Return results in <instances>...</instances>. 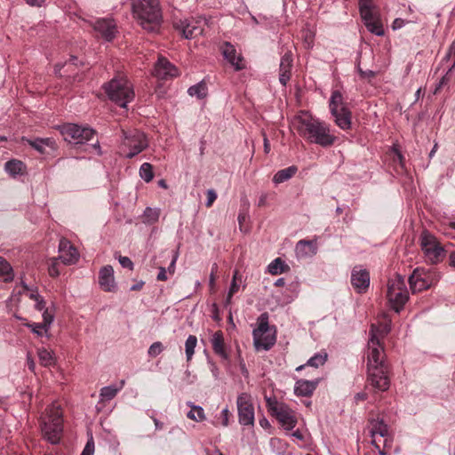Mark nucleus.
<instances>
[{"mask_svg": "<svg viewBox=\"0 0 455 455\" xmlns=\"http://www.w3.org/2000/svg\"><path fill=\"white\" fill-rule=\"evenodd\" d=\"M212 349L216 355L224 360L228 359V355L225 349L224 337L221 331L213 333L211 339Z\"/></svg>", "mask_w": 455, "mask_h": 455, "instance_id": "28", "label": "nucleus"}, {"mask_svg": "<svg viewBox=\"0 0 455 455\" xmlns=\"http://www.w3.org/2000/svg\"><path fill=\"white\" fill-rule=\"evenodd\" d=\"M44 436L52 444H56L60 440L62 433V418L59 409H52L48 421H44L42 426Z\"/></svg>", "mask_w": 455, "mask_h": 455, "instance_id": "12", "label": "nucleus"}, {"mask_svg": "<svg viewBox=\"0 0 455 455\" xmlns=\"http://www.w3.org/2000/svg\"><path fill=\"white\" fill-rule=\"evenodd\" d=\"M174 28L184 38L192 39L201 35L203 28V21L194 18L180 20L174 22Z\"/></svg>", "mask_w": 455, "mask_h": 455, "instance_id": "15", "label": "nucleus"}, {"mask_svg": "<svg viewBox=\"0 0 455 455\" xmlns=\"http://www.w3.org/2000/svg\"><path fill=\"white\" fill-rule=\"evenodd\" d=\"M139 172L140 178L146 182H150L154 178L153 166L149 163L142 164Z\"/></svg>", "mask_w": 455, "mask_h": 455, "instance_id": "42", "label": "nucleus"}, {"mask_svg": "<svg viewBox=\"0 0 455 455\" xmlns=\"http://www.w3.org/2000/svg\"><path fill=\"white\" fill-rule=\"evenodd\" d=\"M292 125L298 134L309 143L329 148L336 141V136L331 132V125L302 111L294 116Z\"/></svg>", "mask_w": 455, "mask_h": 455, "instance_id": "2", "label": "nucleus"}, {"mask_svg": "<svg viewBox=\"0 0 455 455\" xmlns=\"http://www.w3.org/2000/svg\"><path fill=\"white\" fill-rule=\"evenodd\" d=\"M25 325L27 327H28L33 333H35L36 335L39 336V337H42L44 335V332H47V329L44 328V324H42L41 323H25Z\"/></svg>", "mask_w": 455, "mask_h": 455, "instance_id": "44", "label": "nucleus"}, {"mask_svg": "<svg viewBox=\"0 0 455 455\" xmlns=\"http://www.w3.org/2000/svg\"><path fill=\"white\" fill-rule=\"evenodd\" d=\"M327 356H328L327 353H325V352L316 353L311 358H309L307 360L306 364L298 366L296 368V371H299L302 369H304L306 366H311V367L318 368L319 366H322V365L324 364V363L327 360Z\"/></svg>", "mask_w": 455, "mask_h": 455, "instance_id": "31", "label": "nucleus"}, {"mask_svg": "<svg viewBox=\"0 0 455 455\" xmlns=\"http://www.w3.org/2000/svg\"><path fill=\"white\" fill-rule=\"evenodd\" d=\"M449 55L454 59L453 66H455V40L452 42V44L450 46L449 49Z\"/></svg>", "mask_w": 455, "mask_h": 455, "instance_id": "63", "label": "nucleus"}, {"mask_svg": "<svg viewBox=\"0 0 455 455\" xmlns=\"http://www.w3.org/2000/svg\"><path fill=\"white\" fill-rule=\"evenodd\" d=\"M176 66L171 63L165 57L160 56L155 64L153 76L159 80H169L179 76Z\"/></svg>", "mask_w": 455, "mask_h": 455, "instance_id": "17", "label": "nucleus"}, {"mask_svg": "<svg viewBox=\"0 0 455 455\" xmlns=\"http://www.w3.org/2000/svg\"><path fill=\"white\" fill-rule=\"evenodd\" d=\"M125 381L123 379L120 381L119 386L109 385L103 387L100 390V402H107L114 399L118 392L124 387Z\"/></svg>", "mask_w": 455, "mask_h": 455, "instance_id": "29", "label": "nucleus"}, {"mask_svg": "<svg viewBox=\"0 0 455 455\" xmlns=\"http://www.w3.org/2000/svg\"><path fill=\"white\" fill-rule=\"evenodd\" d=\"M450 266L455 268V251H451L449 255Z\"/></svg>", "mask_w": 455, "mask_h": 455, "instance_id": "64", "label": "nucleus"}, {"mask_svg": "<svg viewBox=\"0 0 455 455\" xmlns=\"http://www.w3.org/2000/svg\"><path fill=\"white\" fill-rule=\"evenodd\" d=\"M59 257L65 265L75 264L79 259V253L76 247L66 239L61 238L59 243Z\"/></svg>", "mask_w": 455, "mask_h": 455, "instance_id": "18", "label": "nucleus"}, {"mask_svg": "<svg viewBox=\"0 0 455 455\" xmlns=\"http://www.w3.org/2000/svg\"><path fill=\"white\" fill-rule=\"evenodd\" d=\"M387 297L391 307L399 313L409 299V292L403 276L397 275L387 283Z\"/></svg>", "mask_w": 455, "mask_h": 455, "instance_id": "7", "label": "nucleus"}, {"mask_svg": "<svg viewBox=\"0 0 455 455\" xmlns=\"http://www.w3.org/2000/svg\"><path fill=\"white\" fill-rule=\"evenodd\" d=\"M197 344V338L195 335H189L185 342V353L187 361L189 362L195 354V348Z\"/></svg>", "mask_w": 455, "mask_h": 455, "instance_id": "39", "label": "nucleus"}, {"mask_svg": "<svg viewBox=\"0 0 455 455\" xmlns=\"http://www.w3.org/2000/svg\"><path fill=\"white\" fill-rule=\"evenodd\" d=\"M24 169V164L19 160H10L5 163L4 170L12 176L21 174Z\"/></svg>", "mask_w": 455, "mask_h": 455, "instance_id": "38", "label": "nucleus"}, {"mask_svg": "<svg viewBox=\"0 0 455 455\" xmlns=\"http://www.w3.org/2000/svg\"><path fill=\"white\" fill-rule=\"evenodd\" d=\"M374 76H375V72L372 71V70L368 69V70H363V72H362V76L361 77L362 78H368V79H370V78H372Z\"/></svg>", "mask_w": 455, "mask_h": 455, "instance_id": "60", "label": "nucleus"}, {"mask_svg": "<svg viewBox=\"0 0 455 455\" xmlns=\"http://www.w3.org/2000/svg\"><path fill=\"white\" fill-rule=\"evenodd\" d=\"M164 350V346L160 341L154 342L148 348V354L150 357H156Z\"/></svg>", "mask_w": 455, "mask_h": 455, "instance_id": "45", "label": "nucleus"}, {"mask_svg": "<svg viewBox=\"0 0 455 455\" xmlns=\"http://www.w3.org/2000/svg\"><path fill=\"white\" fill-rule=\"evenodd\" d=\"M292 62V53L291 52H285L281 58L279 71L291 73Z\"/></svg>", "mask_w": 455, "mask_h": 455, "instance_id": "41", "label": "nucleus"}, {"mask_svg": "<svg viewBox=\"0 0 455 455\" xmlns=\"http://www.w3.org/2000/svg\"><path fill=\"white\" fill-rule=\"evenodd\" d=\"M404 25V20L402 19H395L392 24L393 29H399L403 28Z\"/></svg>", "mask_w": 455, "mask_h": 455, "instance_id": "58", "label": "nucleus"}, {"mask_svg": "<svg viewBox=\"0 0 455 455\" xmlns=\"http://www.w3.org/2000/svg\"><path fill=\"white\" fill-rule=\"evenodd\" d=\"M296 256L299 259L313 257L317 252V243L314 240H299L295 247Z\"/></svg>", "mask_w": 455, "mask_h": 455, "instance_id": "24", "label": "nucleus"}, {"mask_svg": "<svg viewBox=\"0 0 455 455\" xmlns=\"http://www.w3.org/2000/svg\"><path fill=\"white\" fill-rule=\"evenodd\" d=\"M271 275H279L289 269V266L281 259H275L267 267Z\"/></svg>", "mask_w": 455, "mask_h": 455, "instance_id": "36", "label": "nucleus"}, {"mask_svg": "<svg viewBox=\"0 0 455 455\" xmlns=\"http://www.w3.org/2000/svg\"><path fill=\"white\" fill-rule=\"evenodd\" d=\"M13 278L12 268L9 262L0 257V279L4 282L12 281Z\"/></svg>", "mask_w": 455, "mask_h": 455, "instance_id": "37", "label": "nucleus"}, {"mask_svg": "<svg viewBox=\"0 0 455 455\" xmlns=\"http://www.w3.org/2000/svg\"><path fill=\"white\" fill-rule=\"evenodd\" d=\"M331 115L339 128L343 131L351 129L352 113L347 106H341L340 108L336 109V113Z\"/></svg>", "mask_w": 455, "mask_h": 455, "instance_id": "23", "label": "nucleus"}, {"mask_svg": "<svg viewBox=\"0 0 455 455\" xmlns=\"http://www.w3.org/2000/svg\"><path fill=\"white\" fill-rule=\"evenodd\" d=\"M236 276H237V271H235L234 273L232 282H231L229 291H228L229 295H234L235 292H237V291L239 289V285L236 283Z\"/></svg>", "mask_w": 455, "mask_h": 455, "instance_id": "51", "label": "nucleus"}, {"mask_svg": "<svg viewBox=\"0 0 455 455\" xmlns=\"http://www.w3.org/2000/svg\"><path fill=\"white\" fill-rule=\"evenodd\" d=\"M366 354L368 385L375 391H387L390 387V380L383 342L369 337Z\"/></svg>", "mask_w": 455, "mask_h": 455, "instance_id": "1", "label": "nucleus"}, {"mask_svg": "<svg viewBox=\"0 0 455 455\" xmlns=\"http://www.w3.org/2000/svg\"><path fill=\"white\" fill-rule=\"evenodd\" d=\"M29 298L36 302V309H37L38 311H43L45 308V301L44 298L36 291H32L29 294Z\"/></svg>", "mask_w": 455, "mask_h": 455, "instance_id": "43", "label": "nucleus"}, {"mask_svg": "<svg viewBox=\"0 0 455 455\" xmlns=\"http://www.w3.org/2000/svg\"><path fill=\"white\" fill-rule=\"evenodd\" d=\"M268 195L267 193H262L259 198L257 203L258 207H264L267 205Z\"/></svg>", "mask_w": 455, "mask_h": 455, "instance_id": "55", "label": "nucleus"}, {"mask_svg": "<svg viewBox=\"0 0 455 455\" xmlns=\"http://www.w3.org/2000/svg\"><path fill=\"white\" fill-rule=\"evenodd\" d=\"M143 223L152 225L158 221L160 217V209L147 207L143 212Z\"/></svg>", "mask_w": 455, "mask_h": 455, "instance_id": "35", "label": "nucleus"}, {"mask_svg": "<svg viewBox=\"0 0 455 455\" xmlns=\"http://www.w3.org/2000/svg\"><path fill=\"white\" fill-rule=\"evenodd\" d=\"M177 259H178V254L175 253L173 255V258H172L169 267H168V271L170 274H173L175 271V264H176Z\"/></svg>", "mask_w": 455, "mask_h": 455, "instance_id": "57", "label": "nucleus"}, {"mask_svg": "<svg viewBox=\"0 0 455 455\" xmlns=\"http://www.w3.org/2000/svg\"><path fill=\"white\" fill-rule=\"evenodd\" d=\"M144 284H145L144 281H140L137 283L132 285L130 287V291H140L143 288Z\"/></svg>", "mask_w": 455, "mask_h": 455, "instance_id": "61", "label": "nucleus"}, {"mask_svg": "<svg viewBox=\"0 0 455 455\" xmlns=\"http://www.w3.org/2000/svg\"><path fill=\"white\" fill-rule=\"evenodd\" d=\"M25 1L30 6H36V7L42 6L45 2V0H25Z\"/></svg>", "mask_w": 455, "mask_h": 455, "instance_id": "59", "label": "nucleus"}, {"mask_svg": "<svg viewBox=\"0 0 455 455\" xmlns=\"http://www.w3.org/2000/svg\"><path fill=\"white\" fill-rule=\"evenodd\" d=\"M298 172V168L295 165L289 166L285 169H282L278 171L273 177V182L275 184L283 183L291 178H292L296 172Z\"/></svg>", "mask_w": 455, "mask_h": 455, "instance_id": "30", "label": "nucleus"}, {"mask_svg": "<svg viewBox=\"0 0 455 455\" xmlns=\"http://www.w3.org/2000/svg\"><path fill=\"white\" fill-rule=\"evenodd\" d=\"M207 85L204 81L197 83L195 85H192L188 88V93L191 97H196L199 100H202L207 96Z\"/></svg>", "mask_w": 455, "mask_h": 455, "instance_id": "34", "label": "nucleus"}, {"mask_svg": "<svg viewBox=\"0 0 455 455\" xmlns=\"http://www.w3.org/2000/svg\"><path fill=\"white\" fill-rule=\"evenodd\" d=\"M253 344L256 350H269L275 343V333L270 332L268 314L262 313L258 317V326L252 331Z\"/></svg>", "mask_w": 455, "mask_h": 455, "instance_id": "6", "label": "nucleus"}, {"mask_svg": "<svg viewBox=\"0 0 455 455\" xmlns=\"http://www.w3.org/2000/svg\"><path fill=\"white\" fill-rule=\"evenodd\" d=\"M93 28L106 41H112L117 32L116 24L113 19L103 18L95 21Z\"/></svg>", "mask_w": 455, "mask_h": 455, "instance_id": "19", "label": "nucleus"}, {"mask_svg": "<svg viewBox=\"0 0 455 455\" xmlns=\"http://www.w3.org/2000/svg\"><path fill=\"white\" fill-rule=\"evenodd\" d=\"M58 258H52V263L48 267L49 275L52 277H56L60 275V271L58 269Z\"/></svg>", "mask_w": 455, "mask_h": 455, "instance_id": "47", "label": "nucleus"}, {"mask_svg": "<svg viewBox=\"0 0 455 455\" xmlns=\"http://www.w3.org/2000/svg\"><path fill=\"white\" fill-rule=\"evenodd\" d=\"M217 199V193L214 189L207 190V201L205 203L206 207H211L214 201Z\"/></svg>", "mask_w": 455, "mask_h": 455, "instance_id": "50", "label": "nucleus"}, {"mask_svg": "<svg viewBox=\"0 0 455 455\" xmlns=\"http://www.w3.org/2000/svg\"><path fill=\"white\" fill-rule=\"evenodd\" d=\"M394 151H395V155L394 161L395 162L397 161L399 163V164L401 165V167L403 168V166H404V157H403V156L402 155V153L398 149H395Z\"/></svg>", "mask_w": 455, "mask_h": 455, "instance_id": "54", "label": "nucleus"}, {"mask_svg": "<svg viewBox=\"0 0 455 455\" xmlns=\"http://www.w3.org/2000/svg\"><path fill=\"white\" fill-rule=\"evenodd\" d=\"M391 331V320H386L379 324L372 323L369 330V337L382 341Z\"/></svg>", "mask_w": 455, "mask_h": 455, "instance_id": "27", "label": "nucleus"}, {"mask_svg": "<svg viewBox=\"0 0 455 455\" xmlns=\"http://www.w3.org/2000/svg\"><path fill=\"white\" fill-rule=\"evenodd\" d=\"M236 404L239 423L243 426L253 425L254 407L251 395L247 393H242L237 397Z\"/></svg>", "mask_w": 455, "mask_h": 455, "instance_id": "14", "label": "nucleus"}, {"mask_svg": "<svg viewBox=\"0 0 455 455\" xmlns=\"http://www.w3.org/2000/svg\"><path fill=\"white\" fill-rule=\"evenodd\" d=\"M291 79V73L279 71V82L282 85L286 86Z\"/></svg>", "mask_w": 455, "mask_h": 455, "instance_id": "53", "label": "nucleus"}, {"mask_svg": "<svg viewBox=\"0 0 455 455\" xmlns=\"http://www.w3.org/2000/svg\"><path fill=\"white\" fill-rule=\"evenodd\" d=\"M267 411L276 418L286 429L291 430L297 425L295 412L285 403H279L275 397H266Z\"/></svg>", "mask_w": 455, "mask_h": 455, "instance_id": "8", "label": "nucleus"}, {"mask_svg": "<svg viewBox=\"0 0 455 455\" xmlns=\"http://www.w3.org/2000/svg\"><path fill=\"white\" fill-rule=\"evenodd\" d=\"M118 261L123 267L128 268L130 270L133 269L134 264L129 257L119 256Z\"/></svg>", "mask_w": 455, "mask_h": 455, "instance_id": "49", "label": "nucleus"}, {"mask_svg": "<svg viewBox=\"0 0 455 455\" xmlns=\"http://www.w3.org/2000/svg\"><path fill=\"white\" fill-rule=\"evenodd\" d=\"M103 88L109 100L121 108H126L134 98L132 84L124 76L114 77Z\"/></svg>", "mask_w": 455, "mask_h": 455, "instance_id": "4", "label": "nucleus"}, {"mask_svg": "<svg viewBox=\"0 0 455 455\" xmlns=\"http://www.w3.org/2000/svg\"><path fill=\"white\" fill-rule=\"evenodd\" d=\"M132 10L138 23L148 31H155L162 22L158 0H132Z\"/></svg>", "mask_w": 455, "mask_h": 455, "instance_id": "3", "label": "nucleus"}, {"mask_svg": "<svg viewBox=\"0 0 455 455\" xmlns=\"http://www.w3.org/2000/svg\"><path fill=\"white\" fill-rule=\"evenodd\" d=\"M230 412L228 408H225L220 412V419L221 423L224 427L228 426V419H229Z\"/></svg>", "mask_w": 455, "mask_h": 455, "instance_id": "52", "label": "nucleus"}, {"mask_svg": "<svg viewBox=\"0 0 455 455\" xmlns=\"http://www.w3.org/2000/svg\"><path fill=\"white\" fill-rule=\"evenodd\" d=\"M441 277L442 274L435 268L417 267L408 281L412 292H419L437 284Z\"/></svg>", "mask_w": 455, "mask_h": 455, "instance_id": "5", "label": "nucleus"}, {"mask_svg": "<svg viewBox=\"0 0 455 455\" xmlns=\"http://www.w3.org/2000/svg\"><path fill=\"white\" fill-rule=\"evenodd\" d=\"M370 282V273L367 269L363 268L362 266H355L353 267L351 271V285L357 293L363 294L367 292Z\"/></svg>", "mask_w": 455, "mask_h": 455, "instance_id": "16", "label": "nucleus"}, {"mask_svg": "<svg viewBox=\"0 0 455 455\" xmlns=\"http://www.w3.org/2000/svg\"><path fill=\"white\" fill-rule=\"evenodd\" d=\"M157 280L158 281H166L167 275H166V269L164 267H159V273L157 275Z\"/></svg>", "mask_w": 455, "mask_h": 455, "instance_id": "56", "label": "nucleus"}, {"mask_svg": "<svg viewBox=\"0 0 455 455\" xmlns=\"http://www.w3.org/2000/svg\"><path fill=\"white\" fill-rule=\"evenodd\" d=\"M221 52L224 59L234 67L236 71L244 68V65L242 63L243 57L240 53H237L235 46L228 42H225L221 47Z\"/></svg>", "mask_w": 455, "mask_h": 455, "instance_id": "20", "label": "nucleus"}, {"mask_svg": "<svg viewBox=\"0 0 455 455\" xmlns=\"http://www.w3.org/2000/svg\"><path fill=\"white\" fill-rule=\"evenodd\" d=\"M93 453H94V442H93L92 437H91L87 441L81 455H93Z\"/></svg>", "mask_w": 455, "mask_h": 455, "instance_id": "48", "label": "nucleus"}, {"mask_svg": "<svg viewBox=\"0 0 455 455\" xmlns=\"http://www.w3.org/2000/svg\"><path fill=\"white\" fill-rule=\"evenodd\" d=\"M28 143L41 154L50 155L55 151L57 146L54 139L52 138H36L34 140H28Z\"/></svg>", "mask_w": 455, "mask_h": 455, "instance_id": "25", "label": "nucleus"}, {"mask_svg": "<svg viewBox=\"0 0 455 455\" xmlns=\"http://www.w3.org/2000/svg\"><path fill=\"white\" fill-rule=\"evenodd\" d=\"M358 4L360 15L367 29L376 36H382L384 34L383 26L373 12L372 1L359 0Z\"/></svg>", "mask_w": 455, "mask_h": 455, "instance_id": "11", "label": "nucleus"}, {"mask_svg": "<svg viewBox=\"0 0 455 455\" xmlns=\"http://www.w3.org/2000/svg\"><path fill=\"white\" fill-rule=\"evenodd\" d=\"M187 405L191 408V411L187 413L189 419L201 422L206 419L202 406L195 405L192 402H187Z\"/></svg>", "mask_w": 455, "mask_h": 455, "instance_id": "32", "label": "nucleus"}, {"mask_svg": "<svg viewBox=\"0 0 455 455\" xmlns=\"http://www.w3.org/2000/svg\"><path fill=\"white\" fill-rule=\"evenodd\" d=\"M60 133L66 141L74 144H84L95 135V131L76 124H65L60 127Z\"/></svg>", "mask_w": 455, "mask_h": 455, "instance_id": "10", "label": "nucleus"}, {"mask_svg": "<svg viewBox=\"0 0 455 455\" xmlns=\"http://www.w3.org/2000/svg\"><path fill=\"white\" fill-rule=\"evenodd\" d=\"M320 379L314 380L298 379L294 386V394L297 396H310L316 389Z\"/></svg>", "mask_w": 455, "mask_h": 455, "instance_id": "26", "label": "nucleus"}, {"mask_svg": "<svg viewBox=\"0 0 455 455\" xmlns=\"http://www.w3.org/2000/svg\"><path fill=\"white\" fill-rule=\"evenodd\" d=\"M420 246L427 261L433 265L441 262L445 256L444 249L437 241L436 237L428 231H423L421 233Z\"/></svg>", "mask_w": 455, "mask_h": 455, "instance_id": "9", "label": "nucleus"}, {"mask_svg": "<svg viewBox=\"0 0 455 455\" xmlns=\"http://www.w3.org/2000/svg\"><path fill=\"white\" fill-rule=\"evenodd\" d=\"M124 135L123 148L129 149L125 154L126 158L131 159L134 157L148 146L145 134L140 131H134L129 134L124 132Z\"/></svg>", "mask_w": 455, "mask_h": 455, "instance_id": "13", "label": "nucleus"}, {"mask_svg": "<svg viewBox=\"0 0 455 455\" xmlns=\"http://www.w3.org/2000/svg\"><path fill=\"white\" fill-rule=\"evenodd\" d=\"M369 433L371 437L376 439V436L385 438L384 439V447L387 445L388 442V426L385 423L383 419H371L369 420Z\"/></svg>", "mask_w": 455, "mask_h": 455, "instance_id": "22", "label": "nucleus"}, {"mask_svg": "<svg viewBox=\"0 0 455 455\" xmlns=\"http://www.w3.org/2000/svg\"><path fill=\"white\" fill-rule=\"evenodd\" d=\"M54 320V315L53 314H52L48 308L46 309H44V313H43V323H41L42 324H44V328H46L47 330L50 328L52 323L53 322Z\"/></svg>", "mask_w": 455, "mask_h": 455, "instance_id": "46", "label": "nucleus"}, {"mask_svg": "<svg viewBox=\"0 0 455 455\" xmlns=\"http://www.w3.org/2000/svg\"><path fill=\"white\" fill-rule=\"evenodd\" d=\"M27 364H28V369L31 371H35L36 364H35L34 360L32 359V357L29 355H28V358H27Z\"/></svg>", "mask_w": 455, "mask_h": 455, "instance_id": "62", "label": "nucleus"}, {"mask_svg": "<svg viewBox=\"0 0 455 455\" xmlns=\"http://www.w3.org/2000/svg\"><path fill=\"white\" fill-rule=\"evenodd\" d=\"M37 354H38L40 363L43 366L49 367V366L54 364V358L52 356V352L42 347V348L38 349Z\"/></svg>", "mask_w": 455, "mask_h": 455, "instance_id": "40", "label": "nucleus"}, {"mask_svg": "<svg viewBox=\"0 0 455 455\" xmlns=\"http://www.w3.org/2000/svg\"><path fill=\"white\" fill-rule=\"evenodd\" d=\"M341 106H346L343 95L339 90H335L331 92L329 101L330 113H336V109L340 108Z\"/></svg>", "mask_w": 455, "mask_h": 455, "instance_id": "33", "label": "nucleus"}, {"mask_svg": "<svg viewBox=\"0 0 455 455\" xmlns=\"http://www.w3.org/2000/svg\"><path fill=\"white\" fill-rule=\"evenodd\" d=\"M99 283L104 291H115L116 283L114 277V269L110 265L102 267L99 272Z\"/></svg>", "mask_w": 455, "mask_h": 455, "instance_id": "21", "label": "nucleus"}]
</instances>
